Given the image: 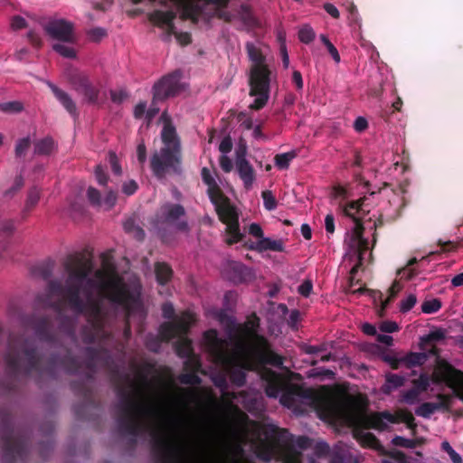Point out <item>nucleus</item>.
I'll use <instances>...</instances> for the list:
<instances>
[{
	"mask_svg": "<svg viewBox=\"0 0 463 463\" xmlns=\"http://www.w3.org/2000/svg\"><path fill=\"white\" fill-rule=\"evenodd\" d=\"M259 318L252 316L231 333L228 341V375L232 383L242 385L247 371H257L266 381V393L280 396V403L295 413L314 410L317 416L332 424H344L355 429L384 430L392 424L404 422L413 426V415L405 410L394 414L388 411L367 413L362 398L353 397L326 386L303 388L292 383L287 374H279L265 367L280 366L282 359L269 350L267 341L259 335Z\"/></svg>",
	"mask_w": 463,
	"mask_h": 463,
	"instance_id": "nucleus-1",
	"label": "nucleus"
},
{
	"mask_svg": "<svg viewBox=\"0 0 463 463\" xmlns=\"http://www.w3.org/2000/svg\"><path fill=\"white\" fill-rule=\"evenodd\" d=\"M199 407L201 397L194 389L175 391L163 383L156 390H146L134 383L123 405V418L134 430L150 426L166 463H193L179 425L186 426L184 417L191 405Z\"/></svg>",
	"mask_w": 463,
	"mask_h": 463,
	"instance_id": "nucleus-2",
	"label": "nucleus"
},
{
	"mask_svg": "<svg viewBox=\"0 0 463 463\" xmlns=\"http://www.w3.org/2000/svg\"><path fill=\"white\" fill-rule=\"evenodd\" d=\"M91 265L88 260H72L66 265L65 288L52 285V298H61L79 311L90 313L97 319L101 312L100 302L108 300L121 305L128 317L141 310L140 287L138 283L127 286L116 272L115 265L109 257H104L101 268L93 279H87Z\"/></svg>",
	"mask_w": 463,
	"mask_h": 463,
	"instance_id": "nucleus-3",
	"label": "nucleus"
},
{
	"mask_svg": "<svg viewBox=\"0 0 463 463\" xmlns=\"http://www.w3.org/2000/svg\"><path fill=\"white\" fill-rule=\"evenodd\" d=\"M246 50L250 61L249 69L250 95L255 97L250 105L252 109L263 108L269 98L270 82L274 78L268 62L264 47L260 43H247Z\"/></svg>",
	"mask_w": 463,
	"mask_h": 463,
	"instance_id": "nucleus-4",
	"label": "nucleus"
},
{
	"mask_svg": "<svg viewBox=\"0 0 463 463\" xmlns=\"http://www.w3.org/2000/svg\"><path fill=\"white\" fill-rule=\"evenodd\" d=\"M431 383L448 386L463 401V372L455 369L446 360L438 357L431 376L422 373L414 380V388L402 394V402L409 404L417 402L420 393L427 391Z\"/></svg>",
	"mask_w": 463,
	"mask_h": 463,
	"instance_id": "nucleus-5",
	"label": "nucleus"
},
{
	"mask_svg": "<svg viewBox=\"0 0 463 463\" xmlns=\"http://www.w3.org/2000/svg\"><path fill=\"white\" fill-rule=\"evenodd\" d=\"M202 178L208 186V194L215 206L220 220L226 225V242L228 244L238 242L242 238V234L239 230V214L236 209L222 194L209 169L203 168Z\"/></svg>",
	"mask_w": 463,
	"mask_h": 463,
	"instance_id": "nucleus-6",
	"label": "nucleus"
},
{
	"mask_svg": "<svg viewBox=\"0 0 463 463\" xmlns=\"http://www.w3.org/2000/svg\"><path fill=\"white\" fill-rule=\"evenodd\" d=\"M161 120L163 122L161 138L164 146L151 158L152 170L157 176H162L170 168L175 169L180 162V143L175 128L166 114L162 115Z\"/></svg>",
	"mask_w": 463,
	"mask_h": 463,
	"instance_id": "nucleus-7",
	"label": "nucleus"
},
{
	"mask_svg": "<svg viewBox=\"0 0 463 463\" xmlns=\"http://www.w3.org/2000/svg\"><path fill=\"white\" fill-rule=\"evenodd\" d=\"M345 213L355 222L353 231L350 233H347L345 238V244L347 247L346 254L350 257H355L357 260L362 263L364 254L368 250V242L362 236V222L369 213V210L367 209V205L364 204V200L362 199L351 202L345 206Z\"/></svg>",
	"mask_w": 463,
	"mask_h": 463,
	"instance_id": "nucleus-8",
	"label": "nucleus"
},
{
	"mask_svg": "<svg viewBox=\"0 0 463 463\" xmlns=\"http://www.w3.org/2000/svg\"><path fill=\"white\" fill-rule=\"evenodd\" d=\"M194 320V313L186 311L175 321L165 323L161 326L160 335L163 339L176 338L175 349L179 356L189 357L192 354L191 342L185 335Z\"/></svg>",
	"mask_w": 463,
	"mask_h": 463,
	"instance_id": "nucleus-9",
	"label": "nucleus"
},
{
	"mask_svg": "<svg viewBox=\"0 0 463 463\" xmlns=\"http://www.w3.org/2000/svg\"><path fill=\"white\" fill-rule=\"evenodd\" d=\"M184 216V210L179 204H165L156 217V225L164 229L185 230L186 223L179 219Z\"/></svg>",
	"mask_w": 463,
	"mask_h": 463,
	"instance_id": "nucleus-10",
	"label": "nucleus"
},
{
	"mask_svg": "<svg viewBox=\"0 0 463 463\" xmlns=\"http://www.w3.org/2000/svg\"><path fill=\"white\" fill-rule=\"evenodd\" d=\"M175 18V13L174 11H155L150 15V20L156 26L162 28L167 34V36L175 35L177 42L181 45H186L190 43V35L187 33H178L173 24V21Z\"/></svg>",
	"mask_w": 463,
	"mask_h": 463,
	"instance_id": "nucleus-11",
	"label": "nucleus"
},
{
	"mask_svg": "<svg viewBox=\"0 0 463 463\" xmlns=\"http://www.w3.org/2000/svg\"><path fill=\"white\" fill-rule=\"evenodd\" d=\"M183 89L180 83V75L175 73L163 78L154 87L155 99H165L170 96H175Z\"/></svg>",
	"mask_w": 463,
	"mask_h": 463,
	"instance_id": "nucleus-12",
	"label": "nucleus"
},
{
	"mask_svg": "<svg viewBox=\"0 0 463 463\" xmlns=\"http://www.w3.org/2000/svg\"><path fill=\"white\" fill-rule=\"evenodd\" d=\"M47 33L59 41L71 43L74 40L72 24L64 20H52L46 24Z\"/></svg>",
	"mask_w": 463,
	"mask_h": 463,
	"instance_id": "nucleus-13",
	"label": "nucleus"
},
{
	"mask_svg": "<svg viewBox=\"0 0 463 463\" xmlns=\"http://www.w3.org/2000/svg\"><path fill=\"white\" fill-rule=\"evenodd\" d=\"M256 430L258 431V439L263 441L267 447V451L263 454H260V457L265 460H269L276 454L274 442L278 430L273 425L268 427L256 426Z\"/></svg>",
	"mask_w": 463,
	"mask_h": 463,
	"instance_id": "nucleus-14",
	"label": "nucleus"
},
{
	"mask_svg": "<svg viewBox=\"0 0 463 463\" xmlns=\"http://www.w3.org/2000/svg\"><path fill=\"white\" fill-rule=\"evenodd\" d=\"M245 152L237 156L235 161L236 171L243 182L244 187L249 190L252 187L255 181V172L251 165L245 158Z\"/></svg>",
	"mask_w": 463,
	"mask_h": 463,
	"instance_id": "nucleus-15",
	"label": "nucleus"
},
{
	"mask_svg": "<svg viewBox=\"0 0 463 463\" xmlns=\"http://www.w3.org/2000/svg\"><path fill=\"white\" fill-rule=\"evenodd\" d=\"M311 446V441L304 437H298L293 443V448L283 451L282 463H300V452L298 449H306Z\"/></svg>",
	"mask_w": 463,
	"mask_h": 463,
	"instance_id": "nucleus-16",
	"label": "nucleus"
},
{
	"mask_svg": "<svg viewBox=\"0 0 463 463\" xmlns=\"http://www.w3.org/2000/svg\"><path fill=\"white\" fill-rule=\"evenodd\" d=\"M202 447H206L213 437L210 426L202 420L193 422V430L189 433Z\"/></svg>",
	"mask_w": 463,
	"mask_h": 463,
	"instance_id": "nucleus-17",
	"label": "nucleus"
},
{
	"mask_svg": "<svg viewBox=\"0 0 463 463\" xmlns=\"http://www.w3.org/2000/svg\"><path fill=\"white\" fill-rule=\"evenodd\" d=\"M88 198L92 204L98 205L105 210H109L112 208L117 201L116 194L113 191H109L106 194L101 197L99 192L93 188L90 187L87 192Z\"/></svg>",
	"mask_w": 463,
	"mask_h": 463,
	"instance_id": "nucleus-18",
	"label": "nucleus"
},
{
	"mask_svg": "<svg viewBox=\"0 0 463 463\" xmlns=\"http://www.w3.org/2000/svg\"><path fill=\"white\" fill-rule=\"evenodd\" d=\"M427 360V355L424 353H411L399 359L387 358L392 368L397 369L400 364H404L408 367L420 365Z\"/></svg>",
	"mask_w": 463,
	"mask_h": 463,
	"instance_id": "nucleus-19",
	"label": "nucleus"
},
{
	"mask_svg": "<svg viewBox=\"0 0 463 463\" xmlns=\"http://www.w3.org/2000/svg\"><path fill=\"white\" fill-rule=\"evenodd\" d=\"M449 398L448 396L439 395L438 402H425L421 404L416 411V413L420 416L428 418L437 410L448 407Z\"/></svg>",
	"mask_w": 463,
	"mask_h": 463,
	"instance_id": "nucleus-20",
	"label": "nucleus"
},
{
	"mask_svg": "<svg viewBox=\"0 0 463 463\" xmlns=\"http://www.w3.org/2000/svg\"><path fill=\"white\" fill-rule=\"evenodd\" d=\"M405 382V378L403 376L389 373L386 375L385 383L382 387V390L384 393L389 394L393 390L403 385Z\"/></svg>",
	"mask_w": 463,
	"mask_h": 463,
	"instance_id": "nucleus-21",
	"label": "nucleus"
},
{
	"mask_svg": "<svg viewBox=\"0 0 463 463\" xmlns=\"http://www.w3.org/2000/svg\"><path fill=\"white\" fill-rule=\"evenodd\" d=\"M52 92L54 93L55 97L60 100V102L63 105V107L71 113L73 114L76 110L74 102L71 100V99L62 90L58 89L56 86H54L52 83L48 84Z\"/></svg>",
	"mask_w": 463,
	"mask_h": 463,
	"instance_id": "nucleus-22",
	"label": "nucleus"
},
{
	"mask_svg": "<svg viewBox=\"0 0 463 463\" xmlns=\"http://www.w3.org/2000/svg\"><path fill=\"white\" fill-rule=\"evenodd\" d=\"M253 249H256L260 251L263 250H274V251H282L283 250V243L281 241H275L269 238H262L260 240Z\"/></svg>",
	"mask_w": 463,
	"mask_h": 463,
	"instance_id": "nucleus-23",
	"label": "nucleus"
},
{
	"mask_svg": "<svg viewBox=\"0 0 463 463\" xmlns=\"http://www.w3.org/2000/svg\"><path fill=\"white\" fill-rule=\"evenodd\" d=\"M54 148L53 140L50 137H45L35 144L34 153L37 155H50Z\"/></svg>",
	"mask_w": 463,
	"mask_h": 463,
	"instance_id": "nucleus-24",
	"label": "nucleus"
},
{
	"mask_svg": "<svg viewBox=\"0 0 463 463\" xmlns=\"http://www.w3.org/2000/svg\"><path fill=\"white\" fill-rule=\"evenodd\" d=\"M297 156L295 151H289L283 154H279L275 156V165L279 169H287L289 166L290 162Z\"/></svg>",
	"mask_w": 463,
	"mask_h": 463,
	"instance_id": "nucleus-25",
	"label": "nucleus"
},
{
	"mask_svg": "<svg viewBox=\"0 0 463 463\" xmlns=\"http://www.w3.org/2000/svg\"><path fill=\"white\" fill-rule=\"evenodd\" d=\"M155 270L158 283L165 284L171 279L172 270L168 265L165 263H157Z\"/></svg>",
	"mask_w": 463,
	"mask_h": 463,
	"instance_id": "nucleus-26",
	"label": "nucleus"
},
{
	"mask_svg": "<svg viewBox=\"0 0 463 463\" xmlns=\"http://www.w3.org/2000/svg\"><path fill=\"white\" fill-rule=\"evenodd\" d=\"M441 307V303L439 299L433 298L426 300L421 305V311L425 314H432L439 311Z\"/></svg>",
	"mask_w": 463,
	"mask_h": 463,
	"instance_id": "nucleus-27",
	"label": "nucleus"
},
{
	"mask_svg": "<svg viewBox=\"0 0 463 463\" xmlns=\"http://www.w3.org/2000/svg\"><path fill=\"white\" fill-rule=\"evenodd\" d=\"M316 33L309 25H304L298 32L299 40L304 43H309L315 39Z\"/></svg>",
	"mask_w": 463,
	"mask_h": 463,
	"instance_id": "nucleus-28",
	"label": "nucleus"
},
{
	"mask_svg": "<svg viewBox=\"0 0 463 463\" xmlns=\"http://www.w3.org/2000/svg\"><path fill=\"white\" fill-rule=\"evenodd\" d=\"M53 49L65 58H74L76 55L75 50L71 46L64 43H56L53 45Z\"/></svg>",
	"mask_w": 463,
	"mask_h": 463,
	"instance_id": "nucleus-29",
	"label": "nucleus"
},
{
	"mask_svg": "<svg viewBox=\"0 0 463 463\" xmlns=\"http://www.w3.org/2000/svg\"><path fill=\"white\" fill-rule=\"evenodd\" d=\"M359 440L364 446L378 449V440L370 432H364L359 434Z\"/></svg>",
	"mask_w": 463,
	"mask_h": 463,
	"instance_id": "nucleus-30",
	"label": "nucleus"
},
{
	"mask_svg": "<svg viewBox=\"0 0 463 463\" xmlns=\"http://www.w3.org/2000/svg\"><path fill=\"white\" fill-rule=\"evenodd\" d=\"M124 229L137 240H142L144 238L143 230L138 226H136L132 221H127L124 223Z\"/></svg>",
	"mask_w": 463,
	"mask_h": 463,
	"instance_id": "nucleus-31",
	"label": "nucleus"
},
{
	"mask_svg": "<svg viewBox=\"0 0 463 463\" xmlns=\"http://www.w3.org/2000/svg\"><path fill=\"white\" fill-rule=\"evenodd\" d=\"M41 193L38 189L33 188L29 191L27 200L25 203V208L26 210H31L33 208L40 200Z\"/></svg>",
	"mask_w": 463,
	"mask_h": 463,
	"instance_id": "nucleus-32",
	"label": "nucleus"
},
{
	"mask_svg": "<svg viewBox=\"0 0 463 463\" xmlns=\"http://www.w3.org/2000/svg\"><path fill=\"white\" fill-rule=\"evenodd\" d=\"M417 298L415 295L411 294L401 301L400 310L403 313L410 311L416 304Z\"/></svg>",
	"mask_w": 463,
	"mask_h": 463,
	"instance_id": "nucleus-33",
	"label": "nucleus"
},
{
	"mask_svg": "<svg viewBox=\"0 0 463 463\" xmlns=\"http://www.w3.org/2000/svg\"><path fill=\"white\" fill-rule=\"evenodd\" d=\"M23 109V105L19 101H11L0 104V110L4 112H19Z\"/></svg>",
	"mask_w": 463,
	"mask_h": 463,
	"instance_id": "nucleus-34",
	"label": "nucleus"
},
{
	"mask_svg": "<svg viewBox=\"0 0 463 463\" xmlns=\"http://www.w3.org/2000/svg\"><path fill=\"white\" fill-rule=\"evenodd\" d=\"M262 198L264 206L269 211L274 210L277 206V201L270 191H265L262 193Z\"/></svg>",
	"mask_w": 463,
	"mask_h": 463,
	"instance_id": "nucleus-35",
	"label": "nucleus"
},
{
	"mask_svg": "<svg viewBox=\"0 0 463 463\" xmlns=\"http://www.w3.org/2000/svg\"><path fill=\"white\" fill-rule=\"evenodd\" d=\"M392 443L395 446H401L404 448H414L416 446L417 441L414 439H408L400 436H396L392 439Z\"/></svg>",
	"mask_w": 463,
	"mask_h": 463,
	"instance_id": "nucleus-36",
	"label": "nucleus"
},
{
	"mask_svg": "<svg viewBox=\"0 0 463 463\" xmlns=\"http://www.w3.org/2000/svg\"><path fill=\"white\" fill-rule=\"evenodd\" d=\"M30 146V139L29 137H24L20 139L15 146V153L18 156H23Z\"/></svg>",
	"mask_w": 463,
	"mask_h": 463,
	"instance_id": "nucleus-37",
	"label": "nucleus"
},
{
	"mask_svg": "<svg viewBox=\"0 0 463 463\" xmlns=\"http://www.w3.org/2000/svg\"><path fill=\"white\" fill-rule=\"evenodd\" d=\"M137 190V184L134 180H128L122 184V193L126 195H132Z\"/></svg>",
	"mask_w": 463,
	"mask_h": 463,
	"instance_id": "nucleus-38",
	"label": "nucleus"
},
{
	"mask_svg": "<svg viewBox=\"0 0 463 463\" xmlns=\"http://www.w3.org/2000/svg\"><path fill=\"white\" fill-rule=\"evenodd\" d=\"M106 31L102 28L91 29L88 33L89 38L93 42L100 41L103 37L106 36Z\"/></svg>",
	"mask_w": 463,
	"mask_h": 463,
	"instance_id": "nucleus-39",
	"label": "nucleus"
},
{
	"mask_svg": "<svg viewBox=\"0 0 463 463\" xmlns=\"http://www.w3.org/2000/svg\"><path fill=\"white\" fill-rule=\"evenodd\" d=\"M380 329L386 333H393L399 330V326L393 321H383L380 324Z\"/></svg>",
	"mask_w": 463,
	"mask_h": 463,
	"instance_id": "nucleus-40",
	"label": "nucleus"
},
{
	"mask_svg": "<svg viewBox=\"0 0 463 463\" xmlns=\"http://www.w3.org/2000/svg\"><path fill=\"white\" fill-rule=\"evenodd\" d=\"M368 128L367 119L364 117H358L354 122V128L356 132L361 133L366 130Z\"/></svg>",
	"mask_w": 463,
	"mask_h": 463,
	"instance_id": "nucleus-41",
	"label": "nucleus"
},
{
	"mask_svg": "<svg viewBox=\"0 0 463 463\" xmlns=\"http://www.w3.org/2000/svg\"><path fill=\"white\" fill-rule=\"evenodd\" d=\"M95 176L98 183L101 185H105L108 183V176L101 165H98L95 169Z\"/></svg>",
	"mask_w": 463,
	"mask_h": 463,
	"instance_id": "nucleus-42",
	"label": "nucleus"
},
{
	"mask_svg": "<svg viewBox=\"0 0 463 463\" xmlns=\"http://www.w3.org/2000/svg\"><path fill=\"white\" fill-rule=\"evenodd\" d=\"M137 156L138 162L143 165L146 160V148L144 142H141L137 145Z\"/></svg>",
	"mask_w": 463,
	"mask_h": 463,
	"instance_id": "nucleus-43",
	"label": "nucleus"
},
{
	"mask_svg": "<svg viewBox=\"0 0 463 463\" xmlns=\"http://www.w3.org/2000/svg\"><path fill=\"white\" fill-rule=\"evenodd\" d=\"M238 120H239L241 126L243 127L245 129H250L253 128L251 118L244 113L239 114Z\"/></svg>",
	"mask_w": 463,
	"mask_h": 463,
	"instance_id": "nucleus-44",
	"label": "nucleus"
},
{
	"mask_svg": "<svg viewBox=\"0 0 463 463\" xmlns=\"http://www.w3.org/2000/svg\"><path fill=\"white\" fill-rule=\"evenodd\" d=\"M325 229L327 234H333L335 232V219L332 214H327L325 218Z\"/></svg>",
	"mask_w": 463,
	"mask_h": 463,
	"instance_id": "nucleus-45",
	"label": "nucleus"
},
{
	"mask_svg": "<svg viewBox=\"0 0 463 463\" xmlns=\"http://www.w3.org/2000/svg\"><path fill=\"white\" fill-rule=\"evenodd\" d=\"M220 165L222 167V169L226 172V173H229L232 171V160L225 155H222L220 158Z\"/></svg>",
	"mask_w": 463,
	"mask_h": 463,
	"instance_id": "nucleus-46",
	"label": "nucleus"
},
{
	"mask_svg": "<svg viewBox=\"0 0 463 463\" xmlns=\"http://www.w3.org/2000/svg\"><path fill=\"white\" fill-rule=\"evenodd\" d=\"M312 288L311 281L306 280L298 287V292L304 297H308L312 291Z\"/></svg>",
	"mask_w": 463,
	"mask_h": 463,
	"instance_id": "nucleus-47",
	"label": "nucleus"
},
{
	"mask_svg": "<svg viewBox=\"0 0 463 463\" xmlns=\"http://www.w3.org/2000/svg\"><path fill=\"white\" fill-rule=\"evenodd\" d=\"M11 26L14 30H19L26 26V22L22 16H14L11 21Z\"/></svg>",
	"mask_w": 463,
	"mask_h": 463,
	"instance_id": "nucleus-48",
	"label": "nucleus"
},
{
	"mask_svg": "<svg viewBox=\"0 0 463 463\" xmlns=\"http://www.w3.org/2000/svg\"><path fill=\"white\" fill-rule=\"evenodd\" d=\"M232 142L230 137L223 138L219 146V149L223 155L229 153L232 150Z\"/></svg>",
	"mask_w": 463,
	"mask_h": 463,
	"instance_id": "nucleus-49",
	"label": "nucleus"
},
{
	"mask_svg": "<svg viewBox=\"0 0 463 463\" xmlns=\"http://www.w3.org/2000/svg\"><path fill=\"white\" fill-rule=\"evenodd\" d=\"M109 163L111 165L112 171L117 175H120L122 172L121 167L118 164L116 155L113 153L109 154Z\"/></svg>",
	"mask_w": 463,
	"mask_h": 463,
	"instance_id": "nucleus-50",
	"label": "nucleus"
},
{
	"mask_svg": "<svg viewBox=\"0 0 463 463\" xmlns=\"http://www.w3.org/2000/svg\"><path fill=\"white\" fill-rule=\"evenodd\" d=\"M249 232L256 237L260 238V240L263 238V232L261 227L257 223H251L249 228Z\"/></svg>",
	"mask_w": 463,
	"mask_h": 463,
	"instance_id": "nucleus-51",
	"label": "nucleus"
},
{
	"mask_svg": "<svg viewBox=\"0 0 463 463\" xmlns=\"http://www.w3.org/2000/svg\"><path fill=\"white\" fill-rule=\"evenodd\" d=\"M292 81L296 85L298 90H302L303 88V80L301 73L298 71H294L292 73Z\"/></svg>",
	"mask_w": 463,
	"mask_h": 463,
	"instance_id": "nucleus-52",
	"label": "nucleus"
},
{
	"mask_svg": "<svg viewBox=\"0 0 463 463\" xmlns=\"http://www.w3.org/2000/svg\"><path fill=\"white\" fill-rule=\"evenodd\" d=\"M146 109V104L144 102L138 103L134 109V116L137 118H140L144 116Z\"/></svg>",
	"mask_w": 463,
	"mask_h": 463,
	"instance_id": "nucleus-53",
	"label": "nucleus"
},
{
	"mask_svg": "<svg viewBox=\"0 0 463 463\" xmlns=\"http://www.w3.org/2000/svg\"><path fill=\"white\" fill-rule=\"evenodd\" d=\"M328 52L330 53V55L332 56L333 60L336 62V63H339L340 61H341V58H340V55H339V52L338 51L336 50V48L333 45V43H331L330 44H327V46H326Z\"/></svg>",
	"mask_w": 463,
	"mask_h": 463,
	"instance_id": "nucleus-54",
	"label": "nucleus"
},
{
	"mask_svg": "<svg viewBox=\"0 0 463 463\" xmlns=\"http://www.w3.org/2000/svg\"><path fill=\"white\" fill-rule=\"evenodd\" d=\"M181 382L183 383L194 384L199 382L198 376L194 373L191 374H183L181 377Z\"/></svg>",
	"mask_w": 463,
	"mask_h": 463,
	"instance_id": "nucleus-55",
	"label": "nucleus"
},
{
	"mask_svg": "<svg viewBox=\"0 0 463 463\" xmlns=\"http://www.w3.org/2000/svg\"><path fill=\"white\" fill-rule=\"evenodd\" d=\"M445 336V333L442 330H437L434 332H431L427 335V340L429 341H438L440 339H443Z\"/></svg>",
	"mask_w": 463,
	"mask_h": 463,
	"instance_id": "nucleus-56",
	"label": "nucleus"
},
{
	"mask_svg": "<svg viewBox=\"0 0 463 463\" xmlns=\"http://www.w3.org/2000/svg\"><path fill=\"white\" fill-rule=\"evenodd\" d=\"M324 8L326 11V13H328L334 18H338L339 17V11L337 10V8L334 5H332V4H326L324 5Z\"/></svg>",
	"mask_w": 463,
	"mask_h": 463,
	"instance_id": "nucleus-57",
	"label": "nucleus"
},
{
	"mask_svg": "<svg viewBox=\"0 0 463 463\" xmlns=\"http://www.w3.org/2000/svg\"><path fill=\"white\" fill-rule=\"evenodd\" d=\"M280 53H281V56H282L283 66H284V68L287 69L289 66V57H288L286 46H281L280 47Z\"/></svg>",
	"mask_w": 463,
	"mask_h": 463,
	"instance_id": "nucleus-58",
	"label": "nucleus"
},
{
	"mask_svg": "<svg viewBox=\"0 0 463 463\" xmlns=\"http://www.w3.org/2000/svg\"><path fill=\"white\" fill-rule=\"evenodd\" d=\"M162 310L164 317L166 318H170L174 315V307L170 303H165Z\"/></svg>",
	"mask_w": 463,
	"mask_h": 463,
	"instance_id": "nucleus-59",
	"label": "nucleus"
},
{
	"mask_svg": "<svg viewBox=\"0 0 463 463\" xmlns=\"http://www.w3.org/2000/svg\"><path fill=\"white\" fill-rule=\"evenodd\" d=\"M363 332L368 335H374L376 334V328L371 324H364L362 326Z\"/></svg>",
	"mask_w": 463,
	"mask_h": 463,
	"instance_id": "nucleus-60",
	"label": "nucleus"
},
{
	"mask_svg": "<svg viewBox=\"0 0 463 463\" xmlns=\"http://www.w3.org/2000/svg\"><path fill=\"white\" fill-rule=\"evenodd\" d=\"M377 340L378 342L384 344L386 345H392V337L387 335H378Z\"/></svg>",
	"mask_w": 463,
	"mask_h": 463,
	"instance_id": "nucleus-61",
	"label": "nucleus"
},
{
	"mask_svg": "<svg viewBox=\"0 0 463 463\" xmlns=\"http://www.w3.org/2000/svg\"><path fill=\"white\" fill-rule=\"evenodd\" d=\"M451 284L454 286V287H460V286H463V272L462 273H459L458 275H456L452 279H451Z\"/></svg>",
	"mask_w": 463,
	"mask_h": 463,
	"instance_id": "nucleus-62",
	"label": "nucleus"
},
{
	"mask_svg": "<svg viewBox=\"0 0 463 463\" xmlns=\"http://www.w3.org/2000/svg\"><path fill=\"white\" fill-rule=\"evenodd\" d=\"M402 288V286L400 284V282L395 280L390 288L391 298L397 294Z\"/></svg>",
	"mask_w": 463,
	"mask_h": 463,
	"instance_id": "nucleus-63",
	"label": "nucleus"
},
{
	"mask_svg": "<svg viewBox=\"0 0 463 463\" xmlns=\"http://www.w3.org/2000/svg\"><path fill=\"white\" fill-rule=\"evenodd\" d=\"M449 456L453 463H463L460 455L457 453L454 449L449 453Z\"/></svg>",
	"mask_w": 463,
	"mask_h": 463,
	"instance_id": "nucleus-64",
	"label": "nucleus"
}]
</instances>
